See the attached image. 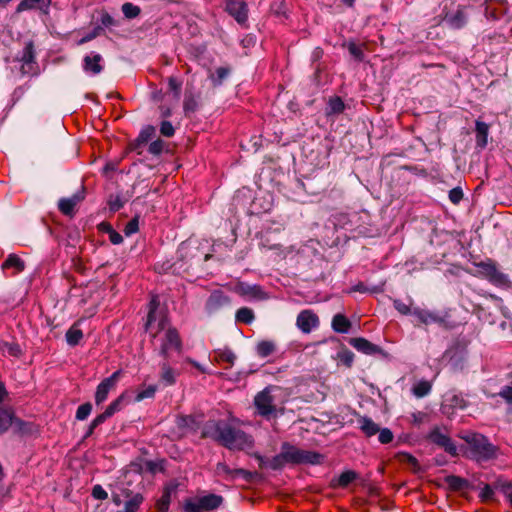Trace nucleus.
<instances>
[{
	"mask_svg": "<svg viewBox=\"0 0 512 512\" xmlns=\"http://www.w3.org/2000/svg\"><path fill=\"white\" fill-rule=\"evenodd\" d=\"M351 328L350 320L343 314L338 313L332 319V329L337 333H347Z\"/></svg>",
	"mask_w": 512,
	"mask_h": 512,
	"instance_id": "obj_31",
	"label": "nucleus"
},
{
	"mask_svg": "<svg viewBox=\"0 0 512 512\" xmlns=\"http://www.w3.org/2000/svg\"><path fill=\"white\" fill-rule=\"evenodd\" d=\"M258 476L257 472H251L243 468H234L233 469V481L241 478L246 483H252L255 478Z\"/></svg>",
	"mask_w": 512,
	"mask_h": 512,
	"instance_id": "obj_40",
	"label": "nucleus"
},
{
	"mask_svg": "<svg viewBox=\"0 0 512 512\" xmlns=\"http://www.w3.org/2000/svg\"><path fill=\"white\" fill-rule=\"evenodd\" d=\"M102 32H103L102 26H96L91 32H89L88 34H86L84 37H82L79 40V44H84V43H87V42L93 40L94 38L99 36Z\"/></svg>",
	"mask_w": 512,
	"mask_h": 512,
	"instance_id": "obj_63",
	"label": "nucleus"
},
{
	"mask_svg": "<svg viewBox=\"0 0 512 512\" xmlns=\"http://www.w3.org/2000/svg\"><path fill=\"white\" fill-rule=\"evenodd\" d=\"M230 73V69L228 67H218L214 74L211 75V80L214 86H219L223 83V81L227 78Z\"/></svg>",
	"mask_w": 512,
	"mask_h": 512,
	"instance_id": "obj_46",
	"label": "nucleus"
},
{
	"mask_svg": "<svg viewBox=\"0 0 512 512\" xmlns=\"http://www.w3.org/2000/svg\"><path fill=\"white\" fill-rule=\"evenodd\" d=\"M428 441L443 449L449 455L458 456V449L451 437L443 433L439 427H434L427 435Z\"/></svg>",
	"mask_w": 512,
	"mask_h": 512,
	"instance_id": "obj_8",
	"label": "nucleus"
},
{
	"mask_svg": "<svg viewBox=\"0 0 512 512\" xmlns=\"http://www.w3.org/2000/svg\"><path fill=\"white\" fill-rule=\"evenodd\" d=\"M235 318L237 322L250 324L253 322L255 315L252 309L248 307H242L237 310Z\"/></svg>",
	"mask_w": 512,
	"mask_h": 512,
	"instance_id": "obj_38",
	"label": "nucleus"
},
{
	"mask_svg": "<svg viewBox=\"0 0 512 512\" xmlns=\"http://www.w3.org/2000/svg\"><path fill=\"white\" fill-rule=\"evenodd\" d=\"M12 428L15 434L21 436L32 435L35 432V425L33 423L23 421L22 419L16 416L14 418Z\"/></svg>",
	"mask_w": 512,
	"mask_h": 512,
	"instance_id": "obj_30",
	"label": "nucleus"
},
{
	"mask_svg": "<svg viewBox=\"0 0 512 512\" xmlns=\"http://www.w3.org/2000/svg\"><path fill=\"white\" fill-rule=\"evenodd\" d=\"M225 11L239 24H245L248 19V7L242 0H222Z\"/></svg>",
	"mask_w": 512,
	"mask_h": 512,
	"instance_id": "obj_11",
	"label": "nucleus"
},
{
	"mask_svg": "<svg viewBox=\"0 0 512 512\" xmlns=\"http://www.w3.org/2000/svg\"><path fill=\"white\" fill-rule=\"evenodd\" d=\"M450 405L454 408L464 409L467 407V401L464 399V397L460 394H453L448 399Z\"/></svg>",
	"mask_w": 512,
	"mask_h": 512,
	"instance_id": "obj_57",
	"label": "nucleus"
},
{
	"mask_svg": "<svg viewBox=\"0 0 512 512\" xmlns=\"http://www.w3.org/2000/svg\"><path fill=\"white\" fill-rule=\"evenodd\" d=\"M125 394L122 393L114 401H112L105 409V411L97 415L89 424L88 428L95 430L101 424H103L108 418L112 417L116 412H119L123 407Z\"/></svg>",
	"mask_w": 512,
	"mask_h": 512,
	"instance_id": "obj_13",
	"label": "nucleus"
},
{
	"mask_svg": "<svg viewBox=\"0 0 512 512\" xmlns=\"http://www.w3.org/2000/svg\"><path fill=\"white\" fill-rule=\"evenodd\" d=\"M155 322H157L158 329L155 333H152L153 338L156 337L158 332L165 329L168 319L162 311H153V313L152 311H148L147 320L145 323V331H149L152 327V324Z\"/></svg>",
	"mask_w": 512,
	"mask_h": 512,
	"instance_id": "obj_22",
	"label": "nucleus"
},
{
	"mask_svg": "<svg viewBox=\"0 0 512 512\" xmlns=\"http://www.w3.org/2000/svg\"><path fill=\"white\" fill-rule=\"evenodd\" d=\"M139 230V220L138 217L132 218L124 228V233L126 236H130L136 233Z\"/></svg>",
	"mask_w": 512,
	"mask_h": 512,
	"instance_id": "obj_60",
	"label": "nucleus"
},
{
	"mask_svg": "<svg viewBox=\"0 0 512 512\" xmlns=\"http://www.w3.org/2000/svg\"><path fill=\"white\" fill-rule=\"evenodd\" d=\"M22 63L21 72L23 75H35L37 73V63L35 61V49L32 41L25 44L21 54L16 58Z\"/></svg>",
	"mask_w": 512,
	"mask_h": 512,
	"instance_id": "obj_9",
	"label": "nucleus"
},
{
	"mask_svg": "<svg viewBox=\"0 0 512 512\" xmlns=\"http://www.w3.org/2000/svg\"><path fill=\"white\" fill-rule=\"evenodd\" d=\"M274 387H265L262 391L258 392L254 397V406L257 414L261 417L270 420L278 416V412L283 413V409L278 410L275 405V398L271 394Z\"/></svg>",
	"mask_w": 512,
	"mask_h": 512,
	"instance_id": "obj_5",
	"label": "nucleus"
},
{
	"mask_svg": "<svg viewBox=\"0 0 512 512\" xmlns=\"http://www.w3.org/2000/svg\"><path fill=\"white\" fill-rule=\"evenodd\" d=\"M271 13L277 17L287 18V5L285 0H274L270 6Z\"/></svg>",
	"mask_w": 512,
	"mask_h": 512,
	"instance_id": "obj_43",
	"label": "nucleus"
},
{
	"mask_svg": "<svg viewBox=\"0 0 512 512\" xmlns=\"http://www.w3.org/2000/svg\"><path fill=\"white\" fill-rule=\"evenodd\" d=\"M169 89L173 92L174 98L178 100L180 98L182 82L176 77L171 76L168 78Z\"/></svg>",
	"mask_w": 512,
	"mask_h": 512,
	"instance_id": "obj_55",
	"label": "nucleus"
},
{
	"mask_svg": "<svg viewBox=\"0 0 512 512\" xmlns=\"http://www.w3.org/2000/svg\"><path fill=\"white\" fill-rule=\"evenodd\" d=\"M461 438L466 442L465 455L476 462H487L497 457L498 448L480 433H467Z\"/></svg>",
	"mask_w": 512,
	"mask_h": 512,
	"instance_id": "obj_2",
	"label": "nucleus"
},
{
	"mask_svg": "<svg viewBox=\"0 0 512 512\" xmlns=\"http://www.w3.org/2000/svg\"><path fill=\"white\" fill-rule=\"evenodd\" d=\"M495 488L498 489L512 505V483L509 481L498 480L495 484Z\"/></svg>",
	"mask_w": 512,
	"mask_h": 512,
	"instance_id": "obj_47",
	"label": "nucleus"
},
{
	"mask_svg": "<svg viewBox=\"0 0 512 512\" xmlns=\"http://www.w3.org/2000/svg\"><path fill=\"white\" fill-rule=\"evenodd\" d=\"M498 395L504 399V401L509 405L510 411H512V384L504 386Z\"/></svg>",
	"mask_w": 512,
	"mask_h": 512,
	"instance_id": "obj_59",
	"label": "nucleus"
},
{
	"mask_svg": "<svg viewBox=\"0 0 512 512\" xmlns=\"http://www.w3.org/2000/svg\"><path fill=\"white\" fill-rule=\"evenodd\" d=\"M155 135V128L151 125L146 126L138 135L139 142L148 143Z\"/></svg>",
	"mask_w": 512,
	"mask_h": 512,
	"instance_id": "obj_56",
	"label": "nucleus"
},
{
	"mask_svg": "<svg viewBox=\"0 0 512 512\" xmlns=\"http://www.w3.org/2000/svg\"><path fill=\"white\" fill-rule=\"evenodd\" d=\"M230 298L224 294L222 291H214L208 297L205 309L209 314L215 313L220 308L229 305Z\"/></svg>",
	"mask_w": 512,
	"mask_h": 512,
	"instance_id": "obj_18",
	"label": "nucleus"
},
{
	"mask_svg": "<svg viewBox=\"0 0 512 512\" xmlns=\"http://www.w3.org/2000/svg\"><path fill=\"white\" fill-rule=\"evenodd\" d=\"M101 61L102 56L100 54L87 55L83 60V68L88 73L99 74L103 70V66L100 64Z\"/></svg>",
	"mask_w": 512,
	"mask_h": 512,
	"instance_id": "obj_24",
	"label": "nucleus"
},
{
	"mask_svg": "<svg viewBox=\"0 0 512 512\" xmlns=\"http://www.w3.org/2000/svg\"><path fill=\"white\" fill-rule=\"evenodd\" d=\"M481 272L494 284H503L506 282V275L500 272L492 262L479 264Z\"/></svg>",
	"mask_w": 512,
	"mask_h": 512,
	"instance_id": "obj_20",
	"label": "nucleus"
},
{
	"mask_svg": "<svg viewBox=\"0 0 512 512\" xmlns=\"http://www.w3.org/2000/svg\"><path fill=\"white\" fill-rule=\"evenodd\" d=\"M156 391H157L156 385H149L148 387L137 392V394L135 396V401L140 402L144 399L154 398Z\"/></svg>",
	"mask_w": 512,
	"mask_h": 512,
	"instance_id": "obj_50",
	"label": "nucleus"
},
{
	"mask_svg": "<svg viewBox=\"0 0 512 512\" xmlns=\"http://www.w3.org/2000/svg\"><path fill=\"white\" fill-rule=\"evenodd\" d=\"M463 198V191L460 187H455L449 191V200L453 204H458Z\"/></svg>",
	"mask_w": 512,
	"mask_h": 512,
	"instance_id": "obj_64",
	"label": "nucleus"
},
{
	"mask_svg": "<svg viewBox=\"0 0 512 512\" xmlns=\"http://www.w3.org/2000/svg\"><path fill=\"white\" fill-rule=\"evenodd\" d=\"M52 0H22L16 8V12L20 13L25 10L39 9L47 13Z\"/></svg>",
	"mask_w": 512,
	"mask_h": 512,
	"instance_id": "obj_23",
	"label": "nucleus"
},
{
	"mask_svg": "<svg viewBox=\"0 0 512 512\" xmlns=\"http://www.w3.org/2000/svg\"><path fill=\"white\" fill-rule=\"evenodd\" d=\"M143 500L144 497L140 493H137L133 495L128 501H126L123 510L125 512H137Z\"/></svg>",
	"mask_w": 512,
	"mask_h": 512,
	"instance_id": "obj_41",
	"label": "nucleus"
},
{
	"mask_svg": "<svg viewBox=\"0 0 512 512\" xmlns=\"http://www.w3.org/2000/svg\"><path fill=\"white\" fill-rule=\"evenodd\" d=\"M199 107L198 99L192 90L186 89L183 101V110L186 116L197 111Z\"/></svg>",
	"mask_w": 512,
	"mask_h": 512,
	"instance_id": "obj_29",
	"label": "nucleus"
},
{
	"mask_svg": "<svg viewBox=\"0 0 512 512\" xmlns=\"http://www.w3.org/2000/svg\"><path fill=\"white\" fill-rule=\"evenodd\" d=\"M15 413L10 407H2L0 410V435L6 433L13 426Z\"/></svg>",
	"mask_w": 512,
	"mask_h": 512,
	"instance_id": "obj_26",
	"label": "nucleus"
},
{
	"mask_svg": "<svg viewBox=\"0 0 512 512\" xmlns=\"http://www.w3.org/2000/svg\"><path fill=\"white\" fill-rule=\"evenodd\" d=\"M358 424L360 430L367 436L371 437L380 431L379 426L369 417L360 416L358 418Z\"/></svg>",
	"mask_w": 512,
	"mask_h": 512,
	"instance_id": "obj_28",
	"label": "nucleus"
},
{
	"mask_svg": "<svg viewBox=\"0 0 512 512\" xmlns=\"http://www.w3.org/2000/svg\"><path fill=\"white\" fill-rule=\"evenodd\" d=\"M285 458L283 456L282 451L276 456L269 459V469L272 470H280L286 465Z\"/></svg>",
	"mask_w": 512,
	"mask_h": 512,
	"instance_id": "obj_52",
	"label": "nucleus"
},
{
	"mask_svg": "<svg viewBox=\"0 0 512 512\" xmlns=\"http://www.w3.org/2000/svg\"><path fill=\"white\" fill-rule=\"evenodd\" d=\"M160 133L165 137H172L175 129L170 121H162L160 125Z\"/></svg>",
	"mask_w": 512,
	"mask_h": 512,
	"instance_id": "obj_61",
	"label": "nucleus"
},
{
	"mask_svg": "<svg viewBox=\"0 0 512 512\" xmlns=\"http://www.w3.org/2000/svg\"><path fill=\"white\" fill-rule=\"evenodd\" d=\"M281 451L287 464L299 465V464H320L323 459V455L317 452L307 451L296 446L284 442L281 445Z\"/></svg>",
	"mask_w": 512,
	"mask_h": 512,
	"instance_id": "obj_4",
	"label": "nucleus"
},
{
	"mask_svg": "<svg viewBox=\"0 0 512 512\" xmlns=\"http://www.w3.org/2000/svg\"><path fill=\"white\" fill-rule=\"evenodd\" d=\"M241 294L254 299H264L266 294L258 285H245L240 287Z\"/></svg>",
	"mask_w": 512,
	"mask_h": 512,
	"instance_id": "obj_34",
	"label": "nucleus"
},
{
	"mask_svg": "<svg viewBox=\"0 0 512 512\" xmlns=\"http://www.w3.org/2000/svg\"><path fill=\"white\" fill-rule=\"evenodd\" d=\"M125 394L122 393L114 401H112L105 409V411L97 415L89 424L88 428L95 430L101 424H103L108 418L112 417L116 412H119L123 407Z\"/></svg>",
	"mask_w": 512,
	"mask_h": 512,
	"instance_id": "obj_12",
	"label": "nucleus"
},
{
	"mask_svg": "<svg viewBox=\"0 0 512 512\" xmlns=\"http://www.w3.org/2000/svg\"><path fill=\"white\" fill-rule=\"evenodd\" d=\"M349 344L352 347H354L357 351L366 355L380 354L382 356H386V353L380 346L373 344L372 342L363 337L350 338Z\"/></svg>",
	"mask_w": 512,
	"mask_h": 512,
	"instance_id": "obj_15",
	"label": "nucleus"
},
{
	"mask_svg": "<svg viewBox=\"0 0 512 512\" xmlns=\"http://www.w3.org/2000/svg\"><path fill=\"white\" fill-rule=\"evenodd\" d=\"M431 390V384L428 381H419L416 385H414L412 391L416 397H424Z\"/></svg>",
	"mask_w": 512,
	"mask_h": 512,
	"instance_id": "obj_48",
	"label": "nucleus"
},
{
	"mask_svg": "<svg viewBox=\"0 0 512 512\" xmlns=\"http://www.w3.org/2000/svg\"><path fill=\"white\" fill-rule=\"evenodd\" d=\"M345 104L343 100L339 96L331 97L328 101V106L326 109V115L329 116L331 114H340L344 111Z\"/></svg>",
	"mask_w": 512,
	"mask_h": 512,
	"instance_id": "obj_35",
	"label": "nucleus"
},
{
	"mask_svg": "<svg viewBox=\"0 0 512 512\" xmlns=\"http://www.w3.org/2000/svg\"><path fill=\"white\" fill-rule=\"evenodd\" d=\"M233 469L234 468H230L226 463L219 462L216 465L215 473L226 481H233Z\"/></svg>",
	"mask_w": 512,
	"mask_h": 512,
	"instance_id": "obj_44",
	"label": "nucleus"
},
{
	"mask_svg": "<svg viewBox=\"0 0 512 512\" xmlns=\"http://www.w3.org/2000/svg\"><path fill=\"white\" fill-rule=\"evenodd\" d=\"M121 370L115 371L109 377L103 379L97 386L95 392V404L97 406L101 405L104 401L107 400L109 393L112 390H115L117 382L121 376Z\"/></svg>",
	"mask_w": 512,
	"mask_h": 512,
	"instance_id": "obj_10",
	"label": "nucleus"
},
{
	"mask_svg": "<svg viewBox=\"0 0 512 512\" xmlns=\"http://www.w3.org/2000/svg\"><path fill=\"white\" fill-rule=\"evenodd\" d=\"M202 436L211 438L229 450H244L253 446V439L249 435L223 421L207 422Z\"/></svg>",
	"mask_w": 512,
	"mask_h": 512,
	"instance_id": "obj_1",
	"label": "nucleus"
},
{
	"mask_svg": "<svg viewBox=\"0 0 512 512\" xmlns=\"http://www.w3.org/2000/svg\"><path fill=\"white\" fill-rule=\"evenodd\" d=\"M396 459L400 463L407 465L414 473L420 470V464L418 460L409 453L399 452L396 454Z\"/></svg>",
	"mask_w": 512,
	"mask_h": 512,
	"instance_id": "obj_32",
	"label": "nucleus"
},
{
	"mask_svg": "<svg viewBox=\"0 0 512 512\" xmlns=\"http://www.w3.org/2000/svg\"><path fill=\"white\" fill-rule=\"evenodd\" d=\"M339 361L346 367H351L354 362V353L348 349L338 353Z\"/></svg>",
	"mask_w": 512,
	"mask_h": 512,
	"instance_id": "obj_54",
	"label": "nucleus"
},
{
	"mask_svg": "<svg viewBox=\"0 0 512 512\" xmlns=\"http://www.w3.org/2000/svg\"><path fill=\"white\" fill-rule=\"evenodd\" d=\"M173 363H175L173 358H163L162 362L159 364V380L163 382L166 386L174 385L176 383V378L179 375V372L172 368L171 364Z\"/></svg>",
	"mask_w": 512,
	"mask_h": 512,
	"instance_id": "obj_16",
	"label": "nucleus"
},
{
	"mask_svg": "<svg viewBox=\"0 0 512 512\" xmlns=\"http://www.w3.org/2000/svg\"><path fill=\"white\" fill-rule=\"evenodd\" d=\"M357 478V473L352 470L344 471L338 477V485L340 487H347L350 483H352Z\"/></svg>",
	"mask_w": 512,
	"mask_h": 512,
	"instance_id": "obj_49",
	"label": "nucleus"
},
{
	"mask_svg": "<svg viewBox=\"0 0 512 512\" xmlns=\"http://www.w3.org/2000/svg\"><path fill=\"white\" fill-rule=\"evenodd\" d=\"M182 348H183L182 341H181V338H180V335H179L177 329L174 327H169L166 330L164 338L160 345L159 355L162 358L171 359V358H173L172 351H175L178 354H181Z\"/></svg>",
	"mask_w": 512,
	"mask_h": 512,
	"instance_id": "obj_7",
	"label": "nucleus"
},
{
	"mask_svg": "<svg viewBox=\"0 0 512 512\" xmlns=\"http://www.w3.org/2000/svg\"><path fill=\"white\" fill-rule=\"evenodd\" d=\"M394 308L402 315H413V309L399 299L393 301Z\"/></svg>",
	"mask_w": 512,
	"mask_h": 512,
	"instance_id": "obj_58",
	"label": "nucleus"
},
{
	"mask_svg": "<svg viewBox=\"0 0 512 512\" xmlns=\"http://www.w3.org/2000/svg\"><path fill=\"white\" fill-rule=\"evenodd\" d=\"M413 316L424 325L438 324L439 326L446 329H451L453 327L450 321V316L447 312L442 314L439 312L416 307L413 308Z\"/></svg>",
	"mask_w": 512,
	"mask_h": 512,
	"instance_id": "obj_6",
	"label": "nucleus"
},
{
	"mask_svg": "<svg viewBox=\"0 0 512 512\" xmlns=\"http://www.w3.org/2000/svg\"><path fill=\"white\" fill-rule=\"evenodd\" d=\"M469 20V7L458 6L453 13H445L443 21L452 29H461L466 26Z\"/></svg>",
	"mask_w": 512,
	"mask_h": 512,
	"instance_id": "obj_14",
	"label": "nucleus"
},
{
	"mask_svg": "<svg viewBox=\"0 0 512 512\" xmlns=\"http://www.w3.org/2000/svg\"><path fill=\"white\" fill-rule=\"evenodd\" d=\"M15 268L16 272H22L25 269L24 261L16 254H10L2 263V269Z\"/></svg>",
	"mask_w": 512,
	"mask_h": 512,
	"instance_id": "obj_33",
	"label": "nucleus"
},
{
	"mask_svg": "<svg viewBox=\"0 0 512 512\" xmlns=\"http://www.w3.org/2000/svg\"><path fill=\"white\" fill-rule=\"evenodd\" d=\"M276 350L275 343L269 340L260 341L256 346L257 355L266 358L273 354Z\"/></svg>",
	"mask_w": 512,
	"mask_h": 512,
	"instance_id": "obj_36",
	"label": "nucleus"
},
{
	"mask_svg": "<svg viewBox=\"0 0 512 512\" xmlns=\"http://www.w3.org/2000/svg\"><path fill=\"white\" fill-rule=\"evenodd\" d=\"M164 148V141L161 139H157L150 143L148 147L149 153L153 155H160Z\"/></svg>",
	"mask_w": 512,
	"mask_h": 512,
	"instance_id": "obj_62",
	"label": "nucleus"
},
{
	"mask_svg": "<svg viewBox=\"0 0 512 512\" xmlns=\"http://www.w3.org/2000/svg\"><path fill=\"white\" fill-rule=\"evenodd\" d=\"M445 483L452 491H464L469 489L470 483L467 479L456 475H448L445 477Z\"/></svg>",
	"mask_w": 512,
	"mask_h": 512,
	"instance_id": "obj_27",
	"label": "nucleus"
},
{
	"mask_svg": "<svg viewBox=\"0 0 512 512\" xmlns=\"http://www.w3.org/2000/svg\"><path fill=\"white\" fill-rule=\"evenodd\" d=\"M121 10L127 19H134L141 13L140 7L130 2L124 3L121 7Z\"/></svg>",
	"mask_w": 512,
	"mask_h": 512,
	"instance_id": "obj_45",
	"label": "nucleus"
},
{
	"mask_svg": "<svg viewBox=\"0 0 512 512\" xmlns=\"http://www.w3.org/2000/svg\"><path fill=\"white\" fill-rule=\"evenodd\" d=\"M0 350L2 352H7L10 356H13V357H20L21 354H22V350L19 346V344L17 343H10V342H6V341H1L0 342Z\"/></svg>",
	"mask_w": 512,
	"mask_h": 512,
	"instance_id": "obj_42",
	"label": "nucleus"
},
{
	"mask_svg": "<svg viewBox=\"0 0 512 512\" xmlns=\"http://www.w3.org/2000/svg\"><path fill=\"white\" fill-rule=\"evenodd\" d=\"M66 341L70 346H76L80 343V341L83 338V332L81 329L76 328L75 326H72L68 329L66 332Z\"/></svg>",
	"mask_w": 512,
	"mask_h": 512,
	"instance_id": "obj_39",
	"label": "nucleus"
},
{
	"mask_svg": "<svg viewBox=\"0 0 512 512\" xmlns=\"http://www.w3.org/2000/svg\"><path fill=\"white\" fill-rule=\"evenodd\" d=\"M83 199V192H78L69 198H61L58 202V209L62 214L72 217L75 213L76 205Z\"/></svg>",
	"mask_w": 512,
	"mask_h": 512,
	"instance_id": "obj_19",
	"label": "nucleus"
},
{
	"mask_svg": "<svg viewBox=\"0 0 512 512\" xmlns=\"http://www.w3.org/2000/svg\"><path fill=\"white\" fill-rule=\"evenodd\" d=\"M224 502L221 495L209 493L204 496L190 497L184 500L182 512H214Z\"/></svg>",
	"mask_w": 512,
	"mask_h": 512,
	"instance_id": "obj_3",
	"label": "nucleus"
},
{
	"mask_svg": "<svg viewBox=\"0 0 512 512\" xmlns=\"http://www.w3.org/2000/svg\"><path fill=\"white\" fill-rule=\"evenodd\" d=\"M177 488L178 484L175 482H171L164 487L161 497L156 502V509L158 512H168L171 503V496L177 491Z\"/></svg>",
	"mask_w": 512,
	"mask_h": 512,
	"instance_id": "obj_21",
	"label": "nucleus"
},
{
	"mask_svg": "<svg viewBox=\"0 0 512 512\" xmlns=\"http://www.w3.org/2000/svg\"><path fill=\"white\" fill-rule=\"evenodd\" d=\"M214 353L216 355V361L226 362L230 365V367L234 364V361L236 360V355L229 348L216 349Z\"/></svg>",
	"mask_w": 512,
	"mask_h": 512,
	"instance_id": "obj_37",
	"label": "nucleus"
},
{
	"mask_svg": "<svg viewBox=\"0 0 512 512\" xmlns=\"http://www.w3.org/2000/svg\"><path fill=\"white\" fill-rule=\"evenodd\" d=\"M347 48L349 53L355 58V60L361 62L364 60V52L360 46H358L355 42H349L347 44Z\"/></svg>",
	"mask_w": 512,
	"mask_h": 512,
	"instance_id": "obj_53",
	"label": "nucleus"
},
{
	"mask_svg": "<svg viewBox=\"0 0 512 512\" xmlns=\"http://www.w3.org/2000/svg\"><path fill=\"white\" fill-rule=\"evenodd\" d=\"M476 145L484 149L488 143L489 125L481 120L475 122Z\"/></svg>",
	"mask_w": 512,
	"mask_h": 512,
	"instance_id": "obj_25",
	"label": "nucleus"
},
{
	"mask_svg": "<svg viewBox=\"0 0 512 512\" xmlns=\"http://www.w3.org/2000/svg\"><path fill=\"white\" fill-rule=\"evenodd\" d=\"M92 408L93 407L90 402L81 404L76 410L75 418L79 421L87 419L88 416L91 414Z\"/></svg>",
	"mask_w": 512,
	"mask_h": 512,
	"instance_id": "obj_51",
	"label": "nucleus"
},
{
	"mask_svg": "<svg viewBox=\"0 0 512 512\" xmlns=\"http://www.w3.org/2000/svg\"><path fill=\"white\" fill-rule=\"evenodd\" d=\"M296 324L303 333H310L319 325V318L312 311L303 310L298 314Z\"/></svg>",
	"mask_w": 512,
	"mask_h": 512,
	"instance_id": "obj_17",
	"label": "nucleus"
}]
</instances>
